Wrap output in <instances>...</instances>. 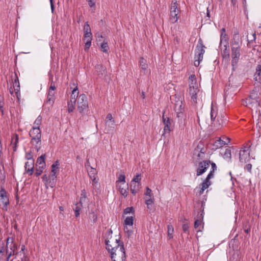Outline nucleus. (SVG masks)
<instances>
[{
	"mask_svg": "<svg viewBox=\"0 0 261 261\" xmlns=\"http://www.w3.org/2000/svg\"><path fill=\"white\" fill-rule=\"evenodd\" d=\"M141 188V183L132 182H130V190L133 195H135Z\"/></svg>",
	"mask_w": 261,
	"mask_h": 261,
	"instance_id": "20",
	"label": "nucleus"
},
{
	"mask_svg": "<svg viewBox=\"0 0 261 261\" xmlns=\"http://www.w3.org/2000/svg\"><path fill=\"white\" fill-rule=\"evenodd\" d=\"M211 170L210 171L208 174L207 175L206 178L203 180V181L200 185V190L197 193V195H201L204 191L207 189L211 185V182L210 181V179L214 177V173L215 170L217 169V166L215 163H211Z\"/></svg>",
	"mask_w": 261,
	"mask_h": 261,
	"instance_id": "6",
	"label": "nucleus"
},
{
	"mask_svg": "<svg viewBox=\"0 0 261 261\" xmlns=\"http://www.w3.org/2000/svg\"><path fill=\"white\" fill-rule=\"evenodd\" d=\"M134 212V209L133 207H127L124 210V213L127 214L129 213H133Z\"/></svg>",
	"mask_w": 261,
	"mask_h": 261,
	"instance_id": "50",
	"label": "nucleus"
},
{
	"mask_svg": "<svg viewBox=\"0 0 261 261\" xmlns=\"http://www.w3.org/2000/svg\"><path fill=\"white\" fill-rule=\"evenodd\" d=\"M114 119L113 118L112 115L111 113H109L106 117V121H113Z\"/></svg>",
	"mask_w": 261,
	"mask_h": 261,
	"instance_id": "60",
	"label": "nucleus"
},
{
	"mask_svg": "<svg viewBox=\"0 0 261 261\" xmlns=\"http://www.w3.org/2000/svg\"><path fill=\"white\" fill-rule=\"evenodd\" d=\"M87 1L88 2L89 6L90 7H93L95 6V3L94 1V0H87Z\"/></svg>",
	"mask_w": 261,
	"mask_h": 261,
	"instance_id": "61",
	"label": "nucleus"
},
{
	"mask_svg": "<svg viewBox=\"0 0 261 261\" xmlns=\"http://www.w3.org/2000/svg\"><path fill=\"white\" fill-rule=\"evenodd\" d=\"M14 243V239L12 237H8L6 240V248L8 249V245L9 243L11 244Z\"/></svg>",
	"mask_w": 261,
	"mask_h": 261,
	"instance_id": "51",
	"label": "nucleus"
},
{
	"mask_svg": "<svg viewBox=\"0 0 261 261\" xmlns=\"http://www.w3.org/2000/svg\"><path fill=\"white\" fill-rule=\"evenodd\" d=\"M255 40H256V33H255V32H254L252 34V39H251L248 41H249V43H252L253 42H255Z\"/></svg>",
	"mask_w": 261,
	"mask_h": 261,
	"instance_id": "62",
	"label": "nucleus"
},
{
	"mask_svg": "<svg viewBox=\"0 0 261 261\" xmlns=\"http://www.w3.org/2000/svg\"><path fill=\"white\" fill-rule=\"evenodd\" d=\"M145 195L147 196H149V198L152 197L151 195V190L148 187H147L146 189V192L145 193Z\"/></svg>",
	"mask_w": 261,
	"mask_h": 261,
	"instance_id": "56",
	"label": "nucleus"
},
{
	"mask_svg": "<svg viewBox=\"0 0 261 261\" xmlns=\"http://www.w3.org/2000/svg\"><path fill=\"white\" fill-rule=\"evenodd\" d=\"M128 187L127 186L126 188H123L121 187H119V191L121 195H122L124 197H126L128 195Z\"/></svg>",
	"mask_w": 261,
	"mask_h": 261,
	"instance_id": "36",
	"label": "nucleus"
},
{
	"mask_svg": "<svg viewBox=\"0 0 261 261\" xmlns=\"http://www.w3.org/2000/svg\"><path fill=\"white\" fill-rule=\"evenodd\" d=\"M33 154L31 151L27 152L25 154V158L29 161L33 160Z\"/></svg>",
	"mask_w": 261,
	"mask_h": 261,
	"instance_id": "54",
	"label": "nucleus"
},
{
	"mask_svg": "<svg viewBox=\"0 0 261 261\" xmlns=\"http://www.w3.org/2000/svg\"><path fill=\"white\" fill-rule=\"evenodd\" d=\"M174 109L176 113H177L180 111L184 112V107L182 106V101L179 100L176 101L175 103Z\"/></svg>",
	"mask_w": 261,
	"mask_h": 261,
	"instance_id": "24",
	"label": "nucleus"
},
{
	"mask_svg": "<svg viewBox=\"0 0 261 261\" xmlns=\"http://www.w3.org/2000/svg\"><path fill=\"white\" fill-rule=\"evenodd\" d=\"M81 197H82V198H84V200H86L87 198V193L85 189L82 191Z\"/></svg>",
	"mask_w": 261,
	"mask_h": 261,
	"instance_id": "59",
	"label": "nucleus"
},
{
	"mask_svg": "<svg viewBox=\"0 0 261 261\" xmlns=\"http://www.w3.org/2000/svg\"><path fill=\"white\" fill-rule=\"evenodd\" d=\"M140 63V66L141 68L145 70L147 67V65L145 63V61L143 58H141L140 59V60L139 61Z\"/></svg>",
	"mask_w": 261,
	"mask_h": 261,
	"instance_id": "42",
	"label": "nucleus"
},
{
	"mask_svg": "<svg viewBox=\"0 0 261 261\" xmlns=\"http://www.w3.org/2000/svg\"><path fill=\"white\" fill-rule=\"evenodd\" d=\"M54 95H55V91H49L47 95V99L46 101L47 103H48L50 105H52L54 102Z\"/></svg>",
	"mask_w": 261,
	"mask_h": 261,
	"instance_id": "29",
	"label": "nucleus"
},
{
	"mask_svg": "<svg viewBox=\"0 0 261 261\" xmlns=\"http://www.w3.org/2000/svg\"><path fill=\"white\" fill-rule=\"evenodd\" d=\"M141 179V174H137L136 176L134 177L131 181L132 182H140Z\"/></svg>",
	"mask_w": 261,
	"mask_h": 261,
	"instance_id": "47",
	"label": "nucleus"
},
{
	"mask_svg": "<svg viewBox=\"0 0 261 261\" xmlns=\"http://www.w3.org/2000/svg\"><path fill=\"white\" fill-rule=\"evenodd\" d=\"M243 104L250 109H257L259 106V94L256 90H253L249 97L243 101Z\"/></svg>",
	"mask_w": 261,
	"mask_h": 261,
	"instance_id": "5",
	"label": "nucleus"
},
{
	"mask_svg": "<svg viewBox=\"0 0 261 261\" xmlns=\"http://www.w3.org/2000/svg\"><path fill=\"white\" fill-rule=\"evenodd\" d=\"M224 49L222 53L224 58H229L230 56L229 49L228 48V42H226L224 45Z\"/></svg>",
	"mask_w": 261,
	"mask_h": 261,
	"instance_id": "32",
	"label": "nucleus"
},
{
	"mask_svg": "<svg viewBox=\"0 0 261 261\" xmlns=\"http://www.w3.org/2000/svg\"><path fill=\"white\" fill-rule=\"evenodd\" d=\"M174 231V228L172 225L168 226V236L169 239L173 238L172 234Z\"/></svg>",
	"mask_w": 261,
	"mask_h": 261,
	"instance_id": "41",
	"label": "nucleus"
},
{
	"mask_svg": "<svg viewBox=\"0 0 261 261\" xmlns=\"http://www.w3.org/2000/svg\"><path fill=\"white\" fill-rule=\"evenodd\" d=\"M59 162L57 160L51 166V173L48 176V178L49 180V182L51 184V187H53L54 185L56 178H57V174L59 171Z\"/></svg>",
	"mask_w": 261,
	"mask_h": 261,
	"instance_id": "11",
	"label": "nucleus"
},
{
	"mask_svg": "<svg viewBox=\"0 0 261 261\" xmlns=\"http://www.w3.org/2000/svg\"><path fill=\"white\" fill-rule=\"evenodd\" d=\"M189 228V226L188 224H184L182 225V229H183L184 231L187 232V231H188Z\"/></svg>",
	"mask_w": 261,
	"mask_h": 261,
	"instance_id": "63",
	"label": "nucleus"
},
{
	"mask_svg": "<svg viewBox=\"0 0 261 261\" xmlns=\"http://www.w3.org/2000/svg\"><path fill=\"white\" fill-rule=\"evenodd\" d=\"M85 40L86 42L85 44V50H88L89 49L90 46L91 45L92 40Z\"/></svg>",
	"mask_w": 261,
	"mask_h": 261,
	"instance_id": "52",
	"label": "nucleus"
},
{
	"mask_svg": "<svg viewBox=\"0 0 261 261\" xmlns=\"http://www.w3.org/2000/svg\"><path fill=\"white\" fill-rule=\"evenodd\" d=\"M244 169L246 170H247L250 173L251 172V169H252V165L251 164H247L245 167Z\"/></svg>",
	"mask_w": 261,
	"mask_h": 261,
	"instance_id": "57",
	"label": "nucleus"
},
{
	"mask_svg": "<svg viewBox=\"0 0 261 261\" xmlns=\"http://www.w3.org/2000/svg\"><path fill=\"white\" fill-rule=\"evenodd\" d=\"M89 219L93 223H95L97 221V213L93 211L92 210L89 212L88 215Z\"/></svg>",
	"mask_w": 261,
	"mask_h": 261,
	"instance_id": "30",
	"label": "nucleus"
},
{
	"mask_svg": "<svg viewBox=\"0 0 261 261\" xmlns=\"http://www.w3.org/2000/svg\"><path fill=\"white\" fill-rule=\"evenodd\" d=\"M45 154H43L37 159L36 161L37 166H45Z\"/></svg>",
	"mask_w": 261,
	"mask_h": 261,
	"instance_id": "28",
	"label": "nucleus"
},
{
	"mask_svg": "<svg viewBox=\"0 0 261 261\" xmlns=\"http://www.w3.org/2000/svg\"><path fill=\"white\" fill-rule=\"evenodd\" d=\"M176 113V119L177 123L179 124V126L181 129H184L187 125V115L185 112L181 111L178 112Z\"/></svg>",
	"mask_w": 261,
	"mask_h": 261,
	"instance_id": "14",
	"label": "nucleus"
},
{
	"mask_svg": "<svg viewBox=\"0 0 261 261\" xmlns=\"http://www.w3.org/2000/svg\"><path fill=\"white\" fill-rule=\"evenodd\" d=\"M0 201L5 206L3 210L7 211V205L9 204V201L7 196V192L3 187H1L0 190Z\"/></svg>",
	"mask_w": 261,
	"mask_h": 261,
	"instance_id": "18",
	"label": "nucleus"
},
{
	"mask_svg": "<svg viewBox=\"0 0 261 261\" xmlns=\"http://www.w3.org/2000/svg\"><path fill=\"white\" fill-rule=\"evenodd\" d=\"M105 130L108 133L109 131L113 129L115 127V120L113 121H106L105 122Z\"/></svg>",
	"mask_w": 261,
	"mask_h": 261,
	"instance_id": "26",
	"label": "nucleus"
},
{
	"mask_svg": "<svg viewBox=\"0 0 261 261\" xmlns=\"http://www.w3.org/2000/svg\"><path fill=\"white\" fill-rule=\"evenodd\" d=\"M203 219V210H202L201 213L199 216H198V218L195 219L194 222V228L197 229L198 227L201 225L202 221Z\"/></svg>",
	"mask_w": 261,
	"mask_h": 261,
	"instance_id": "27",
	"label": "nucleus"
},
{
	"mask_svg": "<svg viewBox=\"0 0 261 261\" xmlns=\"http://www.w3.org/2000/svg\"><path fill=\"white\" fill-rule=\"evenodd\" d=\"M165 111H164L163 112L162 119L163 122L164 124V131L170 132L171 130L172 126V120L169 117H165Z\"/></svg>",
	"mask_w": 261,
	"mask_h": 261,
	"instance_id": "19",
	"label": "nucleus"
},
{
	"mask_svg": "<svg viewBox=\"0 0 261 261\" xmlns=\"http://www.w3.org/2000/svg\"><path fill=\"white\" fill-rule=\"evenodd\" d=\"M25 172L30 175L33 174L34 172V160L27 161L25 164Z\"/></svg>",
	"mask_w": 261,
	"mask_h": 261,
	"instance_id": "21",
	"label": "nucleus"
},
{
	"mask_svg": "<svg viewBox=\"0 0 261 261\" xmlns=\"http://www.w3.org/2000/svg\"><path fill=\"white\" fill-rule=\"evenodd\" d=\"M88 175L90 178L96 176V171L95 169L91 167V170L88 172Z\"/></svg>",
	"mask_w": 261,
	"mask_h": 261,
	"instance_id": "43",
	"label": "nucleus"
},
{
	"mask_svg": "<svg viewBox=\"0 0 261 261\" xmlns=\"http://www.w3.org/2000/svg\"><path fill=\"white\" fill-rule=\"evenodd\" d=\"M44 167H45L38 166V167L36 168L35 174L37 176H39L42 174Z\"/></svg>",
	"mask_w": 261,
	"mask_h": 261,
	"instance_id": "44",
	"label": "nucleus"
},
{
	"mask_svg": "<svg viewBox=\"0 0 261 261\" xmlns=\"http://www.w3.org/2000/svg\"><path fill=\"white\" fill-rule=\"evenodd\" d=\"M154 202V198L152 197H150L149 199H145V203L147 205V208L148 209L151 210L152 205Z\"/></svg>",
	"mask_w": 261,
	"mask_h": 261,
	"instance_id": "38",
	"label": "nucleus"
},
{
	"mask_svg": "<svg viewBox=\"0 0 261 261\" xmlns=\"http://www.w3.org/2000/svg\"><path fill=\"white\" fill-rule=\"evenodd\" d=\"M211 119L213 121L214 126L218 129L221 128L227 120L225 114H218L217 108L214 107L213 103L211 106Z\"/></svg>",
	"mask_w": 261,
	"mask_h": 261,
	"instance_id": "2",
	"label": "nucleus"
},
{
	"mask_svg": "<svg viewBox=\"0 0 261 261\" xmlns=\"http://www.w3.org/2000/svg\"><path fill=\"white\" fill-rule=\"evenodd\" d=\"M96 71L98 72L99 77H101L106 74L107 71L106 68L102 65L97 64L95 66Z\"/></svg>",
	"mask_w": 261,
	"mask_h": 261,
	"instance_id": "23",
	"label": "nucleus"
},
{
	"mask_svg": "<svg viewBox=\"0 0 261 261\" xmlns=\"http://www.w3.org/2000/svg\"><path fill=\"white\" fill-rule=\"evenodd\" d=\"M254 80L257 82H260L261 80V65H257L256 67V71L254 75Z\"/></svg>",
	"mask_w": 261,
	"mask_h": 261,
	"instance_id": "25",
	"label": "nucleus"
},
{
	"mask_svg": "<svg viewBox=\"0 0 261 261\" xmlns=\"http://www.w3.org/2000/svg\"><path fill=\"white\" fill-rule=\"evenodd\" d=\"M79 92L77 87L73 89L70 96V101L68 102V111L69 113L72 112L74 109V105L76 102V98L78 97Z\"/></svg>",
	"mask_w": 261,
	"mask_h": 261,
	"instance_id": "13",
	"label": "nucleus"
},
{
	"mask_svg": "<svg viewBox=\"0 0 261 261\" xmlns=\"http://www.w3.org/2000/svg\"><path fill=\"white\" fill-rule=\"evenodd\" d=\"M110 241H106V249L111 253L113 261H125V253L123 242H120L119 238L116 239L115 244L113 246Z\"/></svg>",
	"mask_w": 261,
	"mask_h": 261,
	"instance_id": "1",
	"label": "nucleus"
},
{
	"mask_svg": "<svg viewBox=\"0 0 261 261\" xmlns=\"http://www.w3.org/2000/svg\"><path fill=\"white\" fill-rule=\"evenodd\" d=\"M8 248L10 249V251L9 250L10 255H14V251L17 250L18 245L14 242V243L10 244L9 246H8Z\"/></svg>",
	"mask_w": 261,
	"mask_h": 261,
	"instance_id": "34",
	"label": "nucleus"
},
{
	"mask_svg": "<svg viewBox=\"0 0 261 261\" xmlns=\"http://www.w3.org/2000/svg\"><path fill=\"white\" fill-rule=\"evenodd\" d=\"M178 4L176 1H172L170 8V21L172 23H175L178 20L180 15H179V9L178 8Z\"/></svg>",
	"mask_w": 261,
	"mask_h": 261,
	"instance_id": "7",
	"label": "nucleus"
},
{
	"mask_svg": "<svg viewBox=\"0 0 261 261\" xmlns=\"http://www.w3.org/2000/svg\"><path fill=\"white\" fill-rule=\"evenodd\" d=\"M113 233V231L111 229H109L107 232V237L105 240V243H106V241L109 240L110 241V239H112V234Z\"/></svg>",
	"mask_w": 261,
	"mask_h": 261,
	"instance_id": "48",
	"label": "nucleus"
},
{
	"mask_svg": "<svg viewBox=\"0 0 261 261\" xmlns=\"http://www.w3.org/2000/svg\"><path fill=\"white\" fill-rule=\"evenodd\" d=\"M205 151L206 149L204 147L203 144L200 142L194 150L193 158L197 161L204 159Z\"/></svg>",
	"mask_w": 261,
	"mask_h": 261,
	"instance_id": "9",
	"label": "nucleus"
},
{
	"mask_svg": "<svg viewBox=\"0 0 261 261\" xmlns=\"http://www.w3.org/2000/svg\"><path fill=\"white\" fill-rule=\"evenodd\" d=\"M224 159L227 160L228 161L231 160V150L229 148H227L225 149V152L222 153Z\"/></svg>",
	"mask_w": 261,
	"mask_h": 261,
	"instance_id": "33",
	"label": "nucleus"
},
{
	"mask_svg": "<svg viewBox=\"0 0 261 261\" xmlns=\"http://www.w3.org/2000/svg\"><path fill=\"white\" fill-rule=\"evenodd\" d=\"M91 32V28L88 24V22H86L85 23L84 27V33H89Z\"/></svg>",
	"mask_w": 261,
	"mask_h": 261,
	"instance_id": "49",
	"label": "nucleus"
},
{
	"mask_svg": "<svg viewBox=\"0 0 261 261\" xmlns=\"http://www.w3.org/2000/svg\"><path fill=\"white\" fill-rule=\"evenodd\" d=\"M100 46L103 52L107 53L108 51V45L107 42H103L101 44Z\"/></svg>",
	"mask_w": 261,
	"mask_h": 261,
	"instance_id": "46",
	"label": "nucleus"
},
{
	"mask_svg": "<svg viewBox=\"0 0 261 261\" xmlns=\"http://www.w3.org/2000/svg\"><path fill=\"white\" fill-rule=\"evenodd\" d=\"M210 163V161L207 160H204L199 162L196 171V175L198 176L204 173L209 167Z\"/></svg>",
	"mask_w": 261,
	"mask_h": 261,
	"instance_id": "16",
	"label": "nucleus"
},
{
	"mask_svg": "<svg viewBox=\"0 0 261 261\" xmlns=\"http://www.w3.org/2000/svg\"><path fill=\"white\" fill-rule=\"evenodd\" d=\"M15 79H14V81L13 83L14 90L20 89V85H19V80H18V77L17 76L16 73H15Z\"/></svg>",
	"mask_w": 261,
	"mask_h": 261,
	"instance_id": "40",
	"label": "nucleus"
},
{
	"mask_svg": "<svg viewBox=\"0 0 261 261\" xmlns=\"http://www.w3.org/2000/svg\"><path fill=\"white\" fill-rule=\"evenodd\" d=\"M231 64L232 69L234 71L238 67L241 56V47H231Z\"/></svg>",
	"mask_w": 261,
	"mask_h": 261,
	"instance_id": "8",
	"label": "nucleus"
},
{
	"mask_svg": "<svg viewBox=\"0 0 261 261\" xmlns=\"http://www.w3.org/2000/svg\"><path fill=\"white\" fill-rule=\"evenodd\" d=\"M118 181L123 182V184L125 182V176L124 174H120L119 175Z\"/></svg>",
	"mask_w": 261,
	"mask_h": 261,
	"instance_id": "55",
	"label": "nucleus"
},
{
	"mask_svg": "<svg viewBox=\"0 0 261 261\" xmlns=\"http://www.w3.org/2000/svg\"><path fill=\"white\" fill-rule=\"evenodd\" d=\"M124 230L127 238L130 237L133 233V231L131 229H129L128 227L126 226L124 227Z\"/></svg>",
	"mask_w": 261,
	"mask_h": 261,
	"instance_id": "45",
	"label": "nucleus"
},
{
	"mask_svg": "<svg viewBox=\"0 0 261 261\" xmlns=\"http://www.w3.org/2000/svg\"><path fill=\"white\" fill-rule=\"evenodd\" d=\"M6 252L8 255L6 258V261H9V259H10L11 256H13V255H10V253L9 252V249L8 248H6Z\"/></svg>",
	"mask_w": 261,
	"mask_h": 261,
	"instance_id": "64",
	"label": "nucleus"
},
{
	"mask_svg": "<svg viewBox=\"0 0 261 261\" xmlns=\"http://www.w3.org/2000/svg\"><path fill=\"white\" fill-rule=\"evenodd\" d=\"M204 47L205 46L203 44V41L202 39L200 38L198 40L195 52V58L198 59V65H199L200 62L203 60V54L205 53L204 49Z\"/></svg>",
	"mask_w": 261,
	"mask_h": 261,
	"instance_id": "10",
	"label": "nucleus"
},
{
	"mask_svg": "<svg viewBox=\"0 0 261 261\" xmlns=\"http://www.w3.org/2000/svg\"><path fill=\"white\" fill-rule=\"evenodd\" d=\"M56 87L55 84V83L53 81H51L50 86L49 88V91H55Z\"/></svg>",
	"mask_w": 261,
	"mask_h": 261,
	"instance_id": "58",
	"label": "nucleus"
},
{
	"mask_svg": "<svg viewBox=\"0 0 261 261\" xmlns=\"http://www.w3.org/2000/svg\"><path fill=\"white\" fill-rule=\"evenodd\" d=\"M228 36L225 33V29L222 28L221 29V34L220 37V43H222L223 40L225 41L226 42H227L228 40Z\"/></svg>",
	"mask_w": 261,
	"mask_h": 261,
	"instance_id": "35",
	"label": "nucleus"
},
{
	"mask_svg": "<svg viewBox=\"0 0 261 261\" xmlns=\"http://www.w3.org/2000/svg\"><path fill=\"white\" fill-rule=\"evenodd\" d=\"M85 40H92L91 32L89 33H84Z\"/></svg>",
	"mask_w": 261,
	"mask_h": 261,
	"instance_id": "53",
	"label": "nucleus"
},
{
	"mask_svg": "<svg viewBox=\"0 0 261 261\" xmlns=\"http://www.w3.org/2000/svg\"><path fill=\"white\" fill-rule=\"evenodd\" d=\"M247 147H244L240 151L239 159L240 162L242 163H246L250 160V153L248 152V148Z\"/></svg>",
	"mask_w": 261,
	"mask_h": 261,
	"instance_id": "17",
	"label": "nucleus"
},
{
	"mask_svg": "<svg viewBox=\"0 0 261 261\" xmlns=\"http://www.w3.org/2000/svg\"><path fill=\"white\" fill-rule=\"evenodd\" d=\"M227 140H228V142H226L225 141H223L221 140L220 138L218 139L217 141L215 142V143L213 144L214 148L213 149H217L219 148H221L223 147L224 145L227 144L229 142V138H227Z\"/></svg>",
	"mask_w": 261,
	"mask_h": 261,
	"instance_id": "22",
	"label": "nucleus"
},
{
	"mask_svg": "<svg viewBox=\"0 0 261 261\" xmlns=\"http://www.w3.org/2000/svg\"><path fill=\"white\" fill-rule=\"evenodd\" d=\"M42 122V117L40 115L38 116L34 122V126L33 127L40 128V126Z\"/></svg>",
	"mask_w": 261,
	"mask_h": 261,
	"instance_id": "39",
	"label": "nucleus"
},
{
	"mask_svg": "<svg viewBox=\"0 0 261 261\" xmlns=\"http://www.w3.org/2000/svg\"><path fill=\"white\" fill-rule=\"evenodd\" d=\"M83 207L82 204L77 203L73 208L74 214L76 217H78L80 215V212Z\"/></svg>",
	"mask_w": 261,
	"mask_h": 261,
	"instance_id": "31",
	"label": "nucleus"
},
{
	"mask_svg": "<svg viewBox=\"0 0 261 261\" xmlns=\"http://www.w3.org/2000/svg\"><path fill=\"white\" fill-rule=\"evenodd\" d=\"M134 222L133 216L127 217L124 220V224L127 226H132Z\"/></svg>",
	"mask_w": 261,
	"mask_h": 261,
	"instance_id": "37",
	"label": "nucleus"
},
{
	"mask_svg": "<svg viewBox=\"0 0 261 261\" xmlns=\"http://www.w3.org/2000/svg\"><path fill=\"white\" fill-rule=\"evenodd\" d=\"M242 45V41L241 40L239 33L238 30H236L232 35V37L230 41L231 47H241Z\"/></svg>",
	"mask_w": 261,
	"mask_h": 261,
	"instance_id": "15",
	"label": "nucleus"
},
{
	"mask_svg": "<svg viewBox=\"0 0 261 261\" xmlns=\"http://www.w3.org/2000/svg\"><path fill=\"white\" fill-rule=\"evenodd\" d=\"M31 138V142L38 151L41 147V132L40 128L32 127L29 132Z\"/></svg>",
	"mask_w": 261,
	"mask_h": 261,
	"instance_id": "4",
	"label": "nucleus"
},
{
	"mask_svg": "<svg viewBox=\"0 0 261 261\" xmlns=\"http://www.w3.org/2000/svg\"><path fill=\"white\" fill-rule=\"evenodd\" d=\"M87 98L85 94H81L77 99V109L81 113H83L88 108Z\"/></svg>",
	"mask_w": 261,
	"mask_h": 261,
	"instance_id": "12",
	"label": "nucleus"
},
{
	"mask_svg": "<svg viewBox=\"0 0 261 261\" xmlns=\"http://www.w3.org/2000/svg\"><path fill=\"white\" fill-rule=\"evenodd\" d=\"M199 85L195 75H191L189 77V94L191 99L195 103L197 102L198 95L200 93Z\"/></svg>",
	"mask_w": 261,
	"mask_h": 261,
	"instance_id": "3",
	"label": "nucleus"
}]
</instances>
